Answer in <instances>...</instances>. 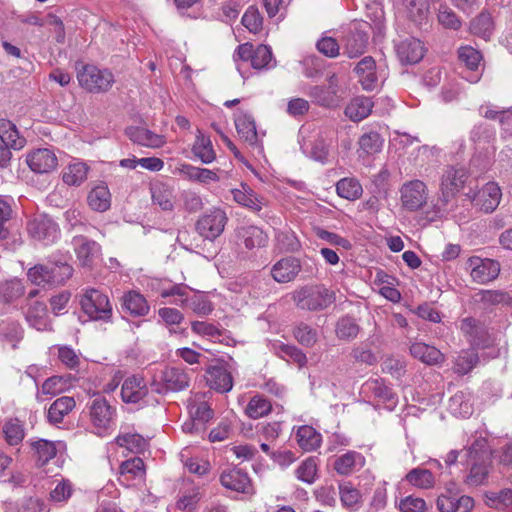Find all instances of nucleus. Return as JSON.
Masks as SVG:
<instances>
[{
    "label": "nucleus",
    "mask_w": 512,
    "mask_h": 512,
    "mask_svg": "<svg viewBox=\"0 0 512 512\" xmlns=\"http://www.w3.org/2000/svg\"><path fill=\"white\" fill-rule=\"evenodd\" d=\"M296 307L305 311H322L335 301V293L324 285H305L292 294Z\"/></svg>",
    "instance_id": "nucleus-1"
},
{
    "label": "nucleus",
    "mask_w": 512,
    "mask_h": 512,
    "mask_svg": "<svg viewBox=\"0 0 512 512\" xmlns=\"http://www.w3.org/2000/svg\"><path fill=\"white\" fill-rule=\"evenodd\" d=\"M162 298L175 297L173 304L188 308L198 316H207L213 311V304L207 296L200 293L189 294V288L184 284H174L160 291Z\"/></svg>",
    "instance_id": "nucleus-2"
},
{
    "label": "nucleus",
    "mask_w": 512,
    "mask_h": 512,
    "mask_svg": "<svg viewBox=\"0 0 512 512\" xmlns=\"http://www.w3.org/2000/svg\"><path fill=\"white\" fill-rule=\"evenodd\" d=\"M465 457L471 463L468 475L464 483L470 487H477L487 482L489 475L490 461L486 451V441L484 439L476 440L467 450Z\"/></svg>",
    "instance_id": "nucleus-3"
},
{
    "label": "nucleus",
    "mask_w": 512,
    "mask_h": 512,
    "mask_svg": "<svg viewBox=\"0 0 512 512\" xmlns=\"http://www.w3.org/2000/svg\"><path fill=\"white\" fill-rule=\"evenodd\" d=\"M79 85L92 93L107 92L115 82L112 72L91 64L76 65Z\"/></svg>",
    "instance_id": "nucleus-4"
},
{
    "label": "nucleus",
    "mask_w": 512,
    "mask_h": 512,
    "mask_svg": "<svg viewBox=\"0 0 512 512\" xmlns=\"http://www.w3.org/2000/svg\"><path fill=\"white\" fill-rule=\"evenodd\" d=\"M81 310L90 320L110 322L113 309L106 294L101 291L90 288L86 289L80 297Z\"/></svg>",
    "instance_id": "nucleus-5"
},
{
    "label": "nucleus",
    "mask_w": 512,
    "mask_h": 512,
    "mask_svg": "<svg viewBox=\"0 0 512 512\" xmlns=\"http://www.w3.org/2000/svg\"><path fill=\"white\" fill-rule=\"evenodd\" d=\"M91 424L102 435L113 425L116 416V408L105 397L96 395L87 404Z\"/></svg>",
    "instance_id": "nucleus-6"
},
{
    "label": "nucleus",
    "mask_w": 512,
    "mask_h": 512,
    "mask_svg": "<svg viewBox=\"0 0 512 512\" xmlns=\"http://www.w3.org/2000/svg\"><path fill=\"white\" fill-rule=\"evenodd\" d=\"M227 221L226 213L220 208H215L197 220L195 225L196 231L204 239L212 241L223 233Z\"/></svg>",
    "instance_id": "nucleus-7"
},
{
    "label": "nucleus",
    "mask_w": 512,
    "mask_h": 512,
    "mask_svg": "<svg viewBox=\"0 0 512 512\" xmlns=\"http://www.w3.org/2000/svg\"><path fill=\"white\" fill-rule=\"evenodd\" d=\"M466 269L474 282L486 284L498 277L500 264L493 259L471 256L466 262Z\"/></svg>",
    "instance_id": "nucleus-8"
},
{
    "label": "nucleus",
    "mask_w": 512,
    "mask_h": 512,
    "mask_svg": "<svg viewBox=\"0 0 512 512\" xmlns=\"http://www.w3.org/2000/svg\"><path fill=\"white\" fill-rule=\"evenodd\" d=\"M28 233L35 240L48 245L59 238V228L56 222L46 215H39L28 222Z\"/></svg>",
    "instance_id": "nucleus-9"
},
{
    "label": "nucleus",
    "mask_w": 512,
    "mask_h": 512,
    "mask_svg": "<svg viewBox=\"0 0 512 512\" xmlns=\"http://www.w3.org/2000/svg\"><path fill=\"white\" fill-rule=\"evenodd\" d=\"M400 193L402 205L409 211H417L426 204L427 189L425 183L420 180L404 183Z\"/></svg>",
    "instance_id": "nucleus-10"
},
{
    "label": "nucleus",
    "mask_w": 512,
    "mask_h": 512,
    "mask_svg": "<svg viewBox=\"0 0 512 512\" xmlns=\"http://www.w3.org/2000/svg\"><path fill=\"white\" fill-rule=\"evenodd\" d=\"M467 172L463 168L448 167L441 180L440 190L445 204L464 186Z\"/></svg>",
    "instance_id": "nucleus-11"
},
{
    "label": "nucleus",
    "mask_w": 512,
    "mask_h": 512,
    "mask_svg": "<svg viewBox=\"0 0 512 512\" xmlns=\"http://www.w3.org/2000/svg\"><path fill=\"white\" fill-rule=\"evenodd\" d=\"M26 163L33 172L46 174L56 169L58 160L52 150L39 148L27 154Z\"/></svg>",
    "instance_id": "nucleus-12"
},
{
    "label": "nucleus",
    "mask_w": 512,
    "mask_h": 512,
    "mask_svg": "<svg viewBox=\"0 0 512 512\" xmlns=\"http://www.w3.org/2000/svg\"><path fill=\"white\" fill-rule=\"evenodd\" d=\"M220 483L224 488L238 493H253L250 477L246 472L236 467L224 470L220 475Z\"/></svg>",
    "instance_id": "nucleus-13"
},
{
    "label": "nucleus",
    "mask_w": 512,
    "mask_h": 512,
    "mask_svg": "<svg viewBox=\"0 0 512 512\" xmlns=\"http://www.w3.org/2000/svg\"><path fill=\"white\" fill-rule=\"evenodd\" d=\"M72 244L81 266L92 267L100 256V245L84 236H75Z\"/></svg>",
    "instance_id": "nucleus-14"
},
{
    "label": "nucleus",
    "mask_w": 512,
    "mask_h": 512,
    "mask_svg": "<svg viewBox=\"0 0 512 512\" xmlns=\"http://www.w3.org/2000/svg\"><path fill=\"white\" fill-rule=\"evenodd\" d=\"M235 236L237 244L243 245L248 250L264 247L268 242V235L261 228L254 225L237 227Z\"/></svg>",
    "instance_id": "nucleus-15"
},
{
    "label": "nucleus",
    "mask_w": 512,
    "mask_h": 512,
    "mask_svg": "<svg viewBox=\"0 0 512 512\" xmlns=\"http://www.w3.org/2000/svg\"><path fill=\"white\" fill-rule=\"evenodd\" d=\"M302 264L296 257H285L277 261L271 268V276L278 283L294 281L300 271Z\"/></svg>",
    "instance_id": "nucleus-16"
},
{
    "label": "nucleus",
    "mask_w": 512,
    "mask_h": 512,
    "mask_svg": "<svg viewBox=\"0 0 512 512\" xmlns=\"http://www.w3.org/2000/svg\"><path fill=\"white\" fill-rule=\"evenodd\" d=\"M23 313L28 324L44 331L50 329V321L47 306L43 301H29L23 307Z\"/></svg>",
    "instance_id": "nucleus-17"
},
{
    "label": "nucleus",
    "mask_w": 512,
    "mask_h": 512,
    "mask_svg": "<svg viewBox=\"0 0 512 512\" xmlns=\"http://www.w3.org/2000/svg\"><path fill=\"white\" fill-rule=\"evenodd\" d=\"M397 56L403 64H416L424 56V44L417 38L409 37L396 45Z\"/></svg>",
    "instance_id": "nucleus-18"
},
{
    "label": "nucleus",
    "mask_w": 512,
    "mask_h": 512,
    "mask_svg": "<svg viewBox=\"0 0 512 512\" xmlns=\"http://www.w3.org/2000/svg\"><path fill=\"white\" fill-rule=\"evenodd\" d=\"M474 506V499L468 495L440 494L436 500L439 512H471Z\"/></svg>",
    "instance_id": "nucleus-19"
},
{
    "label": "nucleus",
    "mask_w": 512,
    "mask_h": 512,
    "mask_svg": "<svg viewBox=\"0 0 512 512\" xmlns=\"http://www.w3.org/2000/svg\"><path fill=\"white\" fill-rule=\"evenodd\" d=\"M161 380L167 391L179 392L189 387L191 376L183 368L168 367L162 372Z\"/></svg>",
    "instance_id": "nucleus-20"
},
{
    "label": "nucleus",
    "mask_w": 512,
    "mask_h": 512,
    "mask_svg": "<svg viewBox=\"0 0 512 512\" xmlns=\"http://www.w3.org/2000/svg\"><path fill=\"white\" fill-rule=\"evenodd\" d=\"M501 196L502 193L500 187L494 182H489L477 193L474 201L481 210L486 213H490L498 207Z\"/></svg>",
    "instance_id": "nucleus-21"
},
{
    "label": "nucleus",
    "mask_w": 512,
    "mask_h": 512,
    "mask_svg": "<svg viewBox=\"0 0 512 512\" xmlns=\"http://www.w3.org/2000/svg\"><path fill=\"white\" fill-rule=\"evenodd\" d=\"M354 71L364 90L372 91L377 87L376 62L371 56L362 58L354 68Z\"/></svg>",
    "instance_id": "nucleus-22"
},
{
    "label": "nucleus",
    "mask_w": 512,
    "mask_h": 512,
    "mask_svg": "<svg viewBox=\"0 0 512 512\" xmlns=\"http://www.w3.org/2000/svg\"><path fill=\"white\" fill-rule=\"evenodd\" d=\"M147 394L148 388L142 377L133 375L122 384L121 397L125 403H138Z\"/></svg>",
    "instance_id": "nucleus-23"
},
{
    "label": "nucleus",
    "mask_w": 512,
    "mask_h": 512,
    "mask_svg": "<svg viewBox=\"0 0 512 512\" xmlns=\"http://www.w3.org/2000/svg\"><path fill=\"white\" fill-rule=\"evenodd\" d=\"M126 135L133 143L149 148H159L165 143L162 135L156 134L144 127H128Z\"/></svg>",
    "instance_id": "nucleus-24"
},
{
    "label": "nucleus",
    "mask_w": 512,
    "mask_h": 512,
    "mask_svg": "<svg viewBox=\"0 0 512 512\" xmlns=\"http://www.w3.org/2000/svg\"><path fill=\"white\" fill-rule=\"evenodd\" d=\"M206 381L210 388L220 393H227L233 387V378L223 366H212L206 371Z\"/></svg>",
    "instance_id": "nucleus-25"
},
{
    "label": "nucleus",
    "mask_w": 512,
    "mask_h": 512,
    "mask_svg": "<svg viewBox=\"0 0 512 512\" xmlns=\"http://www.w3.org/2000/svg\"><path fill=\"white\" fill-rule=\"evenodd\" d=\"M231 193L238 204L255 213L260 212L263 206L266 205L264 198L257 195L247 184L242 183L240 188L233 189Z\"/></svg>",
    "instance_id": "nucleus-26"
},
{
    "label": "nucleus",
    "mask_w": 512,
    "mask_h": 512,
    "mask_svg": "<svg viewBox=\"0 0 512 512\" xmlns=\"http://www.w3.org/2000/svg\"><path fill=\"white\" fill-rule=\"evenodd\" d=\"M364 464L365 458L361 453L348 451L334 460L333 469L339 475L347 476L362 468Z\"/></svg>",
    "instance_id": "nucleus-27"
},
{
    "label": "nucleus",
    "mask_w": 512,
    "mask_h": 512,
    "mask_svg": "<svg viewBox=\"0 0 512 512\" xmlns=\"http://www.w3.org/2000/svg\"><path fill=\"white\" fill-rule=\"evenodd\" d=\"M368 35L360 30L350 31L344 38L343 51L349 58L362 55L367 48Z\"/></svg>",
    "instance_id": "nucleus-28"
},
{
    "label": "nucleus",
    "mask_w": 512,
    "mask_h": 512,
    "mask_svg": "<svg viewBox=\"0 0 512 512\" xmlns=\"http://www.w3.org/2000/svg\"><path fill=\"white\" fill-rule=\"evenodd\" d=\"M122 309L135 317L146 316L150 306L145 297L136 291H129L122 296Z\"/></svg>",
    "instance_id": "nucleus-29"
},
{
    "label": "nucleus",
    "mask_w": 512,
    "mask_h": 512,
    "mask_svg": "<svg viewBox=\"0 0 512 512\" xmlns=\"http://www.w3.org/2000/svg\"><path fill=\"white\" fill-rule=\"evenodd\" d=\"M476 297L484 308L512 306V291L481 290L476 294Z\"/></svg>",
    "instance_id": "nucleus-30"
},
{
    "label": "nucleus",
    "mask_w": 512,
    "mask_h": 512,
    "mask_svg": "<svg viewBox=\"0 0 512 512\" xmlns=\"http://www.w3.org/2000/svg\"><path fill=\"white\" fill-rule=\"evenodd\" d=\"M338 490L341 505L345 509L356 512L362 507V494L351 482L340 483Z\"/></svg>",
    "instance_id": "nucleus-31"
},
{
    "label": "nucleus",
    "mask_w": 512,
    "mask_h": 512,
    "mask_svg": "<svg viewBox=\"0 0 512 512\" xmlns=\"http://www.w3.org/2000/svg\"><path fill=\"white\" fill-rule=\"evenodd\" d=\"M151 196L153 204L159 206L163 211L174 209L176 197L173 187L165 183H156L151 187Z\"/></svg>",
    "instance_id": "nucleus-32"
},
{
    "label": "nucleus",
    "mask_w": 512,
    "mask_h": 512,
    "mask_svg": "<svg viewBox=\"0 0 512 512\" xmlns=\"http://www.w3.org/2000/svg\"><path fill=\"white\" fill-rule=\"evenodd\" d=\"M402 9L407 17L420 26L426 23L429 16L428 0H401Z\"/></svg>",
    "instance_id": "nucleus-33"
},
{
    "label": "nucleus",
    "mask_w": 512,
    "mask_h": 512,
    "mask_svg": "<svg viewBox=\"0 0 512 512\" xmlns=\"http://www.w3.org/2000/svg\"><path fill=\"white\" fill-rule=\"evenodd\" d=\"M76 406L73 397L62 396L57 398L49 407L47 411V420L51 424H59L63 421Z\"/></svg>",
    "instance_id": "nucleus-34"
},
{
    "label": "nucleus",
    "mask_w": 512,
    "mask_h": 512,
    "mask_svg": "<svg viewBox=\"0 0 512 512\" xmlns=\"http://www.w3.org/2000/svg\"><path fill=\"white\" fill-rule=\"evenodd\" d=\"M447 409L452 415L456 417H469L473 413L471 395L464 391L456 392L449 398Z\"/></svg>",
    "instance_id": "nucleus-35"
},
{
    "label": "nucleus",
    "mask_w": 512,
    "mask_h": 512,
    "mask_svg": "<svg viewBox=\"0 0 512 512\" xmlns=\"http://www.w3.org/2000/svg\"><path fill=\"white\" fill-rule=\"evenodd\" d=\"M144 475V462L139 457L126 460L120 465L119 481L126 486H130V482L134 479H142Z\"/></svg>",
    "instance_id": "nucleus-36"
},
{
    "label": "nucleus",
    "mask_w": 512,
    "mask_h": 512,
    "mask_svg": "<svg viewBox=\"0 0 512 512\" xmlns=\"http://www.w3.org/2000/svg\"><path fill=\"white\" fill-rule=\"evenodd\" d=\"M177 170L180 176L190 181L208 184L219 180V177L214 171L206 168L195 167L191 164H181Z\"/></svg>",
    "instance_id": "nucleus-37"
},
{
    "label": "nucleus",
    "mask_w": 512,
    "mask_h": 512,
    "mask_svg": "<svg viewBox=\"0 0 512 512\" xmlns=\"http://www.w3.org/2000/svg\"><path fill=\"white\" fill-rule=\"evenodd\" d=\"M235 126L239 136L250 146H257L258 135L253 118L247 114L241 113L235 118Z\"/></svg>",
    "instance_id": "nucleus-38"
},
{
    "label": "nucleus",
    "mask_w": 512,
    "mask_h": 512,
    "mask_svg": "<svg viewBox=\"0 0 512 512\" xmlns=\"http://www.w3.org/2000/svg\"><path fill=\"white\" fill-rule=\"evenodd\" d=\"M410 353L414 358L428 365L438 364L443 360V354L440 350L422 342L413 343L410 346Z\"/></svg>",
    "instance_id": "nucleus-39"
},
{
    "label": "nucleus",
    "mask_w": 512,
    "mask_h": 512,
    "mask_svg": "<svg viewBox=\"0 0 512 512\" xmlns=\"http://www.w3.org/2000/svg\"><path fill=\"white\" fill-rule=\"evenodd\" d=\"M373 102L369 97H356L345 109V114L352 121L358 122L368 117L372 111Z\"/></svg>",
    "instance_id": "nucleus-40"
},
{
    "label": "nucleus",
    "mask_w": 512,
    "mask_h": 512,
    "mask_svg": "<svg viewBox=\"0 0 512 512\" xmlns=\"http://www.w3.org/2000/svg\"><path fill=\"white\" fill-rule=\"evenodd\" d=\"M272 347L275 354L287 362H293L299 367H303L307 363V357L305 353L294 345L275 342Z\"/></svg>",
    "instance_id": "nucleus-41"
},
{
    "label": "nucleus",
    "mask_w": 512,
    "mask_h": 512,
    "mask_svg": "<svg viewBox=\"0 0 512 512\" xmlns=\"http://www.w3.org/2000/svg\"><path fill=\"white\" fill-rule=\"evenodd\" d=\"M89 207L98 212H104L110 208L111 194L107 186L98 185L94 187L87 196Z\"/></svg>",
    "instance_id": "nucleus-42"
},
{
    "label": "nucleus",
    "mask_w": 512,
    "mask_h": 512,
    "mask_svg": "<svg viewBox=\"0 0 512 512\" xmlns=\"http://www.w3.org/2000/svg\"><path fill=\"white\" fill-rule=\"evenodd\" d=\"M89 166L81 161L70 163L63 171L62 179L70 186H79L86 181Z\"/></svg>",
    "instance_id": "nucleus-43"
},
{
    "label": "nucleus",
    "mask_w": 512,
    "mask_h": 512,
    "mask_svg": "<svg viewBox=\"0 0 512 512\" xmlns=\"http://www.w3.org/2000/svg\"><path fill=\"white\" fill-rule=\"evenodd\" d=\"M336 192L343 199L355 201L362 196L363 188L356 178L345 177L336 183Z\"/></svg>",
    "instance_id": "nucleus-44"
},
{
    "label": "nucleus",
    "mask_w": 512,
    "mask_h": 512,
    "mask_svg": "<svg viewBox=\"0 0 512 512\" xmlns=\"http://www.w3.org/2000/svg\"><path fill=\"white\" fill-rule=\"evenodd\" d=\"M296 440L304 451H313L320 446L321 435L312 426L304 425L298 428Z\"/></svg>",
    "instance_id": "nucleus-45"
},
{
    "label": "nucleus",
    "mask_w": 512,
    "mask_h": 512,
    "mask_svg": "<svg viewBox=\"0 0 512 512\" xmlns=\"http://www.w3.org/2000/svg\"><path fill=\"white\" fill-rule=\"evenodd\" d=\"M363 391L371 393L383 403H389L390 405L396 403L394 392L382 380L373 379L365 382Z\"/></svg>",
    "instance_id": "nucleus-46"
},
{
    "label": "nucleus",
    "mask_w": 512,
    "mask_h": 512,
    "mask_svg": "<svg viewBox=\"0 0 512 512\" xmlns=\"http://www.w3.org/2000/svg\"><path fill=\"white\" fill-rule=\"evenodd\" d=\"M0 140L12 149L19 150L25 144V139L19 136L16 126L9 120H0Z\"/></svg>",
    "instance_id": "nucleus-47"
},
{
    "label": "nucleus",
    "mask_w": 512,
    "mask_h": 512,
    "mask_svg": "<svg viewBox=\"0 0 512 512\" xmlns=\"http://www.w3.org/2000/svg\"><path fill=\"white\" fill-rule=\"evenodd\" d=\"M23 23L35 25V26H44L51 25L57 26V42L63 43L65 40V29L62 20L56 16L55 14L49 13L46 18L43 20L39 18L36 14H29L21 19Z\"/></svg>",
    "instance_id": "nucleus-48"
},
{
    "label": "nucleus",
    "mask_w": 512,
    "mask_h": 512,
    "mask_svg": "<svg viewBox=\"0 0 512 512\" xmlns=\"http://www.w3.org/2000/svg\"><path fill=\"white\" fill-rule=\"evenodd\" d=\"M192 151L194 155L204 164H209L216 158L211 140L208 137H205L200 131L196 136Z\"/></svg>",
    "instance_id": "nucleus-49"
},
{
    "label": "nucleus",
    "mask_w": 512,
    "mask_h": 512,
    "mask_svg": "<svg viewBox=\"0 0 512 512\" xmlns=\"http://www.w3.org/2000/svg\"><path fill=\"white\" fill-rule=\"evenodd\" d=\"M484 499L487 506L497 510H505L512 506V489L504 488L500 491H486Z\"/></svg>",
    "instance_id": "nucleus-50"
},
{
    "label": "nucleus",
    "mask_w": 512,
    "mask_h": 512,
    "mask_svg": "<svg viewBox=\"0 0 512 512\" xmlns=\"http://www.w3.org/2000/svg\"><path fill=\"white\" fill-rule=\"evenodd\" d=\"M38 466H44L56 456L55 443L45 439H39L31 443Z\"/></svg>",
    "instance_id": "nucleus-51"
},
{
    "label": "nucleus",
    "mask_w": 512,
    "mask_h": 512,
    "mask_svg": "<svg viewBox=\"0 0 512 512\" xmlns=\"http://www.w3.org/2000/svg\"><path fill=\"white\" fill-rule=\"evenodd\" d=\"M272 410L271 402L265 398L263 395H255L253 396L246 408L245 413L248 417L252 419H258L268 415Z\"/></svg>",
    "instance_id": "nucleus-52"
},
{
    "label": "nucleus",
    "mask_w": 512,
    "mask_h": 512,
    "mask_svg": "<svg viewBox=\"0 0 512 512\" xmlns=\"http://www.w3.org/2000/svg\"><path fill=\"white\" fill-rule=\"evenodd\" d=\"M406 480L413 486L420 489H430L435 485V478L428 469L414 468L406 475Z\"/></svg>",
    "instance_id": "nucleus-53"
},
{
    "label": "nucleus",
    "mask_w": 512,
    "mask_h": 512,
    "mask_svg": "<svg viewBox=\"0 0 512 512\" xmlns=\"http://www.w3.org/2000/svg\"><path fill=\"white\" fill-rule=\"evenodd\" d=\"M494 29L492 17L487 12L480 13L470 23V31L479 37L487 40L490 38Z\"/></svg>",
    "instance_id": "nucleus-54"
},
{
    "label": "nucleus",
    "mask_w": 512,
    "mask_h": 512,
    "mask_svg": "<svg viewBox=\"0 0 512 512\" xmlns=\"http://www.w3.org/2000/svg\"><path fill=\"white\" fill-rule=\"evenodd\" d=\"M462 332L469 336V341L475 346H483L484 327L474 318L467 317L461 321Z\"/></svg>",
    "instance_id": "nucleus-55"
},
{
    "label": "nucleus",
    "mask_w": 512,
    "mask_h": 512,
    "mask_svg": "<svg viewBox=\"0 0 512 512\" xmlns=\"http://www.w3.org/2000/svg\"><path fill=\"white\" fill-rule=\"evenodd\" d=\"M25 292V287L18 279H12L0 284V298L5 303H10Z\"/></svg>",
    "instance_id": "nucleus-56"
},
{
    "label": "nucleus",
    "mask_w": 512,
    "mask_h": 512,
    "mask_svg": "<svg viewBox=\"0 0 512 512\" xmlns=\"http://www.w3.org/2000/svg\"><path fill=\"white\" fill-rule=\"evenodd\" d=\"M360 151L366 155H373L381 151L383 139L377 132L363 134L358 141Z\"/></svg>",
    "instance_id": "nucleus-57"
},
{
    "label": "nucleus",
    "mask_w": 512,
    "mask_h": 512,
    "mask_svg": "<svg viewBox=\"0 0 512 512\" xmlns=\"http://www.w3.org/2000/svg\"><path fill=\"white\" fill-rule=\"evenodd\" d=\"M359 326L355 319L349 316L342 317L336 324V335L341 340H352L359 333Z\"/></svg>",
    "instance_id": "nucleus-58"
},
{
    "label": "nucleus",
    "mask_w": 512,
    "mask_h": 512,
    "mask_svg": "<svg viewBox=\"0 0 512 512\" xmlns=\"http://www.w3.org/2000/svg\"><path fill=\"white\" fill-rule=\"evenodd\" d=\"M295 339L305 347H312L318 340L317 330L306 323H299L293 330Z\"/></svg>",
    "instance_id": "nucleus-59"
},
{
    "label": "nucleus",
    "mask_w": 512,
    "mask_h": 512,
    "mask_svg": "<svg viewBox=\"0 0 512 512\" xmlns=\"http://www.w3.org/2000/svg\"><path fill=\"white\" fill-rule=\"evenodd\" d=\"M51 274L53 271H51L50 263L38 264L28 270L27 277L33 284L44 286L52 285Z\"/></svg>",
    "instance_id": "nucleus-60"
},
{
    "label": "nucleus",
    "mask_w": 512,
    "mask_h": 512,
    "mask_svg": "<svg viewBox=\"0 0 512 512\" xmlns=\"http://www.w3.org/2000/svg\"><path fill=\"white\" fill-rule=\"evenodd\" d=\"M116 443L133 453H140L145 450L147 441L140 434H123L116 438Z\"/></svg>",
    "instance_id": "nucleus-61"
},
{
    "label": "nucleus",
    "mask_w": 512,
    "mask_h": 512,
    "mask_svg": "<svg viewBox=\"0 0 512 512\" xmlns=\"http://www.w3.org/2000/svg\"><path fill=\"white\" fill-rule=\"evenodd\" d=\"M17 512H48L49 508L40 497L26 496L19 499L16 504Z\"/></svg>",
    "instance_id": "nucleus-62"
},
{
    "label": "nucleus",
    "mask_w": 512,
    "mask_h": 512,
    "mask_svg": "<svg viewBox=\"0 0 512 512\" xmlns=\"http://www.w3.org/2000/svg\"><path fill=\"white\" fill-rule=\"evenodd\" d=\"M6 442L15 446L22 442L24 438V429L20 422L15 420L7 421L2 429Z\"/></svg>",
    "instance_id": "nucleus-63"
},
{
    "label": "nucleus",
    "mask_w": 512,
    "mask_h": 512,
    "mask_svg": "<svg viewBox=\"0 0 512 512\" xmlns=\"http://www.w3.org/2000/svg\"><path fill=\"white\" fill-rule=\"evenodd\" d=\"M297 479L307 484H312L317 476L316 459L309 457L304 460L295 471Z\"/></svg>",
    "instance_id": "nucleus-64"
}]
</instances>
